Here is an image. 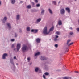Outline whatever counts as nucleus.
Returning <instances> with one entry per match:
<instances>
[{"label":"nucleus","mask_w":79,"mask_h":79,"mask_svg":"<svg viewBox=\"0 0 79 79\" xmlns=\"http://www.w3.org/2000/svg\"><path fill=\"white\" fill-rule=\"evenodd\" d=\"M55 47H58V44H56L55 45Z\"/></svg>","instance_id":"32"},{"label":"nucleus","mask_w":79,"mask_h":79,"mask_svg":"<svg viewBox=\"0 0 79 79\" xmlns=\"http://www.w3.org/2000/svg\"><path fill=\"white\" fill-rule=\"evenodd\" d=\"M70 29H72V27H70L69 28Z\"/></svg>","instance_id":"44"},{"label":"nucleus","mask_w":79,"mask_h":79,"mask_svg":"<svg viewBox=\"0 0 79 79\" xmlns=\"http://www.w3.org/2000/svg\"><path fill=\"white\" fill-rule=\"evenodd\" d=\"M56 34H57V35H60V32L58 31H57L56 32Z\"/></svg>","instance_id":"19"},{"label":"nucleus","mask_w":79,"mask_h":79,"mask_svg":"<svg viewBox=\"0 0 79 79\" xmlns=\"http://www.w3.org/2000/svg\"><path fill=\"white\" fill-rule=\"evenodd\" d=\"M40 21H41V19L40 18L38 19L36 21V22L37 23H39V22H40Z\"/></svg>","instance_id":"13"},{"label":"nucleus","mask_w":79,"mask_h":79,"mask_svg":"<svg viewBox=\"0 0 79 79\" xmlns=\"http://www.w3.org/2000/svg\"><path fill=\"white\" fill-rule=\"evenodd\" d=\"M19 17H20V15H17L16 19L17 20L19 19Z\"/></svg>","instance_id":"15"},{"label":"nucleus","mask_w":79,"mask_h":79,"mask_svg":"<svg viewBox=\"0 0 79 79\" xmlns=\"http://www.w3.org/2000/svg\"><path fill=\"white\" fill-rule=\"evenodd\" d=\"M32 32H34L35 34V33H37V32H38V30H35V29H32L31 30Z\"/></svg>","instance_id":"4"},{"label":"nucleus","mask_w":79,"mask_h":79,"mask_svg":"<svg viewBox=\"0 0 79 79\" xmlns=\"http://www.w3.org/2000/svg\"><path fill=\"white\" fill-rule=\"evenodd\" d=\"M11 41H12V42H13L14 41H15V39H12L11 40Z\"/></svg>","instance_id":"35"},{"label":"nucleus","mask_w":79,"mask_h":79,"mask_svg":"<svg viewBox=\"0 0 79 79\" xmlns=\"http://www.w3.org/2000/svg\"><path fill=\"white\" fill-rule=\"evenodd\" d=\"M73 42L69 44H68V46H69V45H73Z\"/></svg>","instance_id":"26"},{"label":"nucleus","mask_w":79,"mask_h":79,"mask_svg":"<svg viewBox=\"0 0 79 79\" xmlns=\"http://www.w3.org/2000/svg\"><path fill=\"white\" fill-rule=\"evenodd\" d=\"M41 59L42 60H46V59L45 57L42 56L41 58Z\"/></svg>","instance_id":"10"},{"label":"nucleus","mask_w":79,"mask_h":79,"mask_svg":"<svg viewBox=\"0 0 79 79\" xmlns=\"http://www.w3.org/2000/svg\"><path fill=\"white\" fill-rule=\"evenodd\" d=\"M36 42L37 43H40V39L39 38H37L36 39Z\"/></svg>","instance_id":"9"},{"label":"nucleus","mask_w":79,"mask_h":79,"mask_svg":"<svg viewBox=\"0 0 79 79\" xmlns=\"http://www.w3.org/2000/svg\"><path fill=\"white\" fill-rule=\"evenodd\" d=\"M71 42V40H69L67 41V45H69V42Z\"/></svg>","instance_id":"21"},{"label":"nucleus","mask_w":79,"mask_h":79,"mask_svg":"<svg viewBox=\"0 0 79 79\" xmlns=\"http://www.w3.org/2000/svg\"><path fill=\"white\" fill-rule=\"evenodd\" d=\"M17 35H16V34L15 36V37H17Z\"/></svg>","instance_id":"43"},{"label":"nucleus","mask_w":79,"mask_h":79,"mask_svg":"<svg viewBox=\"0 0 79 79\" xmlns=\"http://www.w3.org/2000/svg\"><path fill=\"white\" fill-rule=\"evenodd\" d=\"M60 13L61 14H63L64 13V9H62L60 10Z\"/></svg>","instance_id":"8"},{"label":"nucleus","mask_w":79,"mask_h":79,"mask_svg":"<svg viewBox=\"0 0 79 79\" xmlns=\"http://www.w3.org/2000/svg\"><path fill=\"white\" fill-rule=\"evenodd\" d=\"M53 29H54V27L53 26L50 29L49 32H48L47 27H45L43 30V33H44V34H48L50 33V31H53Z\"/></svg>","instance_id":"1"},{"label":"nucleus","mask_w":79,"mask_h":79,"mask_svg":"<svg viewBox=\"0 0 79 79\" xmlns=\"http://www.w3.org/2000/svg\"><path fill=\"white\" fill-rule=\"evenodd\" d=\"M28 47H27V46H26L24 45H23V46L22 48V50L23 52H26V51H27L28 50Z\"/></svg>","instance_id":"2"},{"label":"nucleus","mask_w":79,"mask_h":79,"mask_svg":"<svg viewBox=\"0 0 79 79\" xmlns=\"http://www.w3.org/2000/svg\"><path fill=\"white\" fill-rule=\"evenodd\" d=\"M16 64L17 65H18V64Z\"/></svg>","instance_id":"48"},{"label":"nucleus","mask_w":79,"mask_h":79,"mask_svg":"<svg viewBox=\"0 0 79 79\" xmlns=\"http://www.w3.org/2000/svg\"><path fill=\"white\" fill-rule=\"evenodd\" d=\"M27 60L28 61V62H29V60H30V58L29 57H28L27 59Z\"/></svg>","instance_id":"34"},{"label":"nucleus","mask_w":79,"mask_h":79,"mask_svg":"<svg viewBox=\"0 0 79 79\" xmlns=\"http://www.w3.org/2000/svg\"><path fill=\"white\" fill-rule=\"evenodd\" d=\"M43 78H44V79H46V78H45V75H43Z\"/></svg>","instance_id":"29"},{"label":"nucleus","mask_w":79,"mask_h":79,"mask_svg":"<svg viewBox=\"0 0 79 79\" xmlns=\"http://www.w3.org/2000/svg\"><path fill=\"white\" fill-rule=\"evenodd\" d=\"M11 2L12 4H14L15 3V0H12Z\"/></svg>","instance_id":"17"},{"label":"nucleus","mask_w":79,"mask_h":79,"mask_svg":"<svg viewBox=\"0 0 79 79\" xmlns=\"http://www.w3.org/2000/svg\"><path fill=\"white\" fill-rule=\"evenodd\" d=\"M39 54H40V52H37V53H36L35 54V56H37V55H39Z\"/></svg>","instance_id":"16"},{"label":"nucleus","mask_w":79,"mask_h":79,"mask_svg":"<svg viewBox=\"0 0 79 79\" xmlns=\"http://www.w3.org/2000/svg\"><path fill=\"white\" fill-rule=\"evenodd\" d=\"M7 19V18L6 17H5L3 19V22L4 23L5 21H6V20Z\"/></svg>","instance_id":"14"},{"label":"nucleus","mask_w":79,"mask_h":79,"mask_svg":"<svg viewBox=\"0 0 79 79\" xmlns=\"http://www.w3.org/2000/svg\"><path fill=\"white\" fill-rule=\"evenodd\" d=\"M16 50V49H14V50Z\"/></svg>","instance_id":"49"},{"label":"nucleus","mask_w":79,"mask_h":79,"mask_svg":"<svg viewBox=\"0 0 79 79\" xmlns=\"http://www.w3.org/2000/svg\"><path fill=\"white\" fill-rule=\"evenodd\" d=\"M27 31H30V28L29 27H28L27 28Z\"/></svg>","instance_id":"18"},{"label":"nucleus","mask_w":79,"mask_h":79,"mask_svg":"<svg viewBox=\"0 0 79 79\" xmlns=\"http://www.w3.org/2000/svg\"><path fill=\"white\" fill-rule=\"evenodd\" d=\"M14 47V44H12V48H13Z\"/></svg>","instance_id":"38"},{"label":"nucleus","mask_w":79,"mask_h":79,"mask_svg":"<svg viewBox=\"0 0 79 79\" xmlns=\"http://www.w3.org/2000/svg\"><path fill=\"white\" fill-rule=\"evenodd\" d=\"M8 56V54L6 53L4 54L3 55L2 58L3 59H5L6 56Z\"/></svg>","instance_id":"5"},{"label":"nucleus","mask_w":79,"mask_h":79,"mask_svg":"<svg viewBox=\"0 0 79 79\" xmlns=\"http://www.w3.org/2000/svg\"><path fill=\"white\" fill-rule=\"evenodd\" d=\"M35 3H38V0H34Z\"/></svg>","instance_id":"30"},{"label":"nucleus","mask_w":79,"mask_h":79,"mask_svg":"<svg viewBox=\"0 0 79 79\" xmlns=\"http://www.w3.org/2000/svg\"><path fill=\"white\" fill-rule=\"evenodd\" d=\"M53 3L54 4V5H56V2L55 1H53Z\"/></svg>","instance_id":"25"},{"label":"nucleus","mask_w":79,"mask_h":79,"mask_svg":"<svg viewBox=\"0 0 79 79\" xmlns=\"http://www.w3.org/2000/svg\"><path fill=\"white\" fill-rule=\"evenodd\" d=\"M66 10L69 13L70 12V9L69 8L67 7L66 8Z\"/></svg>","instance_id":"11"},{"label":"nucleus","mask_w":79,"mask_h":79,"mask_svg":"<svg viewBox=\"0 0 79 79\" xmlns=\"http://www.w3.org/2000/svg\"><path fill=\"white\" fill-rule=\"evenodd\" d=\"M58 40V39L56 38L54 39L55 41H56V40Z\"/></svg>","instance_id":"33"},{"label":"nucleus","mask_w":79,"mask_h":79,"mask_svg":"<svg viewBox=\"0 0 79 79\" xmlns=\"http://www.w3.org/2000/svg\"><path fill=\"white\" fill-rule=\"evenodd\" d=\"M45 11V10H43L41 12V14H42V13H44Z\"/></svg>","instance_id":"28"},{"label":"nucleus","mask_w":79,"mask_h":79,"mask_svg":"<svg viewBox=\"0 0 79 79\" xmlns=\"http://www.w3.org/2000/svg\"><path fill=\"white\" fill-rule=\"evenodd\" d=\"M14 59H16V56H15L14 57Z\"/></svg>","instance_id":"40"},{"label":"nucleus","mask_w":79,"mask_h":79,"mask_svg":"<svg viewBox=\"0 0 79 79\" xmlns=\"http://www.w3.org/2000/svg\"><path fill=\"white\" fill-rule=\"evenodd\" d=\"M56 38H58V36H57L56 35Z\"/></svg>","instance_id":"37"},{"label":"nucleus","mask_w":79,"mask_h":79,"mask_svg":"<svg viewBox=\"0 0 79 79\" xmlns=\"http://www.w3.org/2000/svg\"><path fill=\"white\" fill-rule=\"evenodd\" d=\"M11 63H12V64H14V63H13V62H11Z\"/></svg>","instance_id":"41"},{"label":"nucleus","mask_w":79,"mask_h":79,"mask_svg":"<svg viewBox=\"0 0 79 79\" xmlns=\"http://www.w3.org/2000/svg\"><path fill=\"white\" fill-rule=\"evenodd\" d=\"M32 64V63H31V64Z\"/></svg>","instance_id":"47"},{"label":"nucleus","mask_w":79,"mask_h":79,"mask_svg":"<svg viewBox=\"0 0 79 79\" xmlns=\"http://www.w3.org/2000/svg\"><path fill=\"white\" fill-rule=\"evenodd\" d=\"M75 0V1H76V0Z\"/></svg>","instance_id":"50"},{"label":"nucleus","mask_w":79,"mask_h":79,"mask_svg":"<svg viewBox=\"0 0 79 79\" xmlns=\"http://www.w3.org/2000/svg\"><path fill=\"white\" fill-rule=\"evenodd\" d=\"M31 7V5H29L28 6H27V8H28V9L30 8Z\"/></svg>","instance_id":"20"},{"label":"nucleus","mask_w":79,"mask_h":79,"mask_svg":"<svg viewBox=\"0 0 79 79\" xmlns=\"http://www.w3.org/2000/svg\"><path fill=\"white\" fill-rule=\"evenodd\" d=\"M59 25H61L62 24V22L61 20H59L58 22Z\"/></svg>","instance_id":"12"},{"label":"nucleus","mask_w":79,"mask_h":79,"mask_svg":"<svg viewBox=\"0 0 79 79\" xmlns=\"http://www.w3.org/2000/svg\"><path fill=\"white\" fill-rule=\"evenodd\" d=\"M35 71L36 72H37V71H39L40 73H41V71H40V69H39V68H36Z\"/></svg>","instance_id":"6"},{"label":"nucleus","mask_w":79,"mask_h":79,"mask_svg":"<svg viewBox=\"0 0 79 79\" xmlns=\"http://www.w3.org/2000/svg\"><path fill=\"white\" fill-rule=\"evenodd\" d=\"M21 45V44H17V50L18 52V51H19V50L20 49Z\"/></svg>","instance_id":"3"},{"label":"nucleus","mask_w":79,"mask_h":79,"mask_svg":"<svg viewBox=\"0 0 79 79\" xmlns=\"http://www.w3.org/2000/svg\"><path fill=\"white\" fill-rule=\"evenodd\" d=\"M45 75H46V76H47L49 74V73L47 72H46L45 73Z\"/></svg>","instance_id":"24"},{"label":"nucleus","mask_w":79,"mask_h":79,"mask_svg":"<svg viewBox=\"0 0 79 79\" xmlns=\"http://www.w3.org/2000/svg\"><path fill=\"white\" fill-rule=\"evenodd\" d=\"M75 72L77 73H78V72L77 71H75Z\"/></svg>","instance_id":"42"},{"label":"nucleus","mask_w":79,"mask_h":79,"mask_svg":"<svg viewBox=\"0 0 79 79\" xmlns=\"http://www.w3.org/2000/svg\"><path fill=\"white\" fill-rule=\"evenodd\" d=\"M7 26L9 29H11V24L10 23H7Z\"/></svg>","instance_id":"7"},{"label":"nucleus","mask_w":79,"mask_h":79,"mask_svg":"<svg viewBox=\"0 0 79 79\" xmlns=\"http://www.w3.org/2000/svg\"><path fill=\"white\" fill-rule=\"evenodd\" d=\"M39 6H40V4H37L36 5V7H39Z\"/></svg>","instance_id":"27"},{"label":"nucleus","mask_w":79,"mask_h":79,"mask_svg":"<svg viewBox=\"0 0 79 79\" xmlns=\"http://www.w3.org/2000/svg\"><path fill=\"white\" fill-rule=\"evenodd\" d=\"M63 79H69V78L68 77H64Z\"/></svg>","instance_id":"23"},{"label":"nucleus","mask_w":79,"mask_h":79,"mask_svg":"<svg viewBox=\"0 0 79 79\" xmlns=\"http://www.w3.org/2000/svg\"><path fill=\"white\" fill-rule=\"evenodd\" d=\"M70 35H73V32H70Z\"/></svg>","instance_id":"36"},{"label":"nucleus","mask_w":79,"mask_h":79,"mask_svg":"<svg viewBox=\"0 0 79 79\" xmlns=\"http://www.w3.org/2000/svg\"><path fill=\"white\" fill-rule=\"evenodd\" d=\"M49 11L51 14L52 13V10L50 9H49Z\"/></svg>","instance_id":"22"},{"label":"nucleus","mask_w":79,"mask_h":79,"mask_svg":"<svg viewBox=\"0 0 79 79\" xmlns=\"http://www.w3.org/2000/svg\"><path fill=\"white\" fill-rule=\"evenodd\" d=\"M77 30L78 32H79V28H77Z\"/></svg>","instance_id":"31"},{"label":"nucleus","mask_w":79,"mask_h":79,"mask_svg":"<svg viewBox=\"0 0 79 79\" xmlns=\"http://www.w3.org/2000/svg\"><path fill=\"white\" fill-rule=\"evenodd\" d=\"M21 2H22V1H21Z\"/></svg>","instance_id":"51"},{"label":"nucleus","mask_w":79,"mask_h":79,"mask_svg":"<svg viewBox=\"0 0 79 79\" xmlns=\"http://www.w3.org/2000/svg\"><path fill=\"white\" fill-rule=\"evenodd\" d=\"M61 2L60 1L59 2V3H60Z\"/></svg>","instance_id":"46"},{"label":"nucleus","mask_w":79,"mask_h":79,"mask_svg":"<svg viewBox=\"0 0 79 79\" xmlns=\"http://www.w3.org/2000/svg\"><path fill=\"white\" fill-rule=\"evenodd\" d=\"M31 4L33 5H34V2H32Z\"/></svg>","instance_id":"39"},{"label":"nucleus","mask_w":79,"mask_h":79,"mask_svg":"<svg viewBox=\"0 0 79 79\" xmlns=\"http://www.w3.org/2000/svg\"><path fill=\"white\" fill-rule=\"evenodd\" d=\"M1 4V2L0 1V5Z\"/></svg>","instance_id":"45"}]
</instances>
